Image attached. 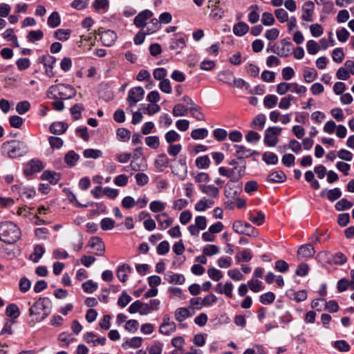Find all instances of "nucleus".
I'll use <instances>...</instances> for the list:
<instances>
[{
    "mask_svg": "<svg viewBox=\"0 0 354 354\" xmlns=\"http://www.w3.org/2000/svg\"><path fill=\"white\" fill-rule=\"evenodd\" d=\"M165 138L167 142L171 144L180 140V136L174 130H170L166 133Z\"/></svg>",
    "mask_w": 354,
    "mask_h": 354,
    "instance_id": "nucleus-63",
    "label": "nucleus"
},
{
    "mask_svg": "<svg viewBox=\"0 0 354 354\" xmlns=\"http://www.w3.org/2000/svg\"><path fill=\"white\" fill-rule=\"evenodd\" d=\"M200 190L202 193L209 197V199L218 198L219 195V189L213 185H201Z\"/></svg>",
    "mask_w": 354,
    "mask_h": 354,
    "instance_id": "nucleus-17",
    "label": "nucleus"
},
{
    "mask_svg": "<svg viewBox=\"0 0 354 354\" xmlns=\"http://www.w3.org/2000/svg\"><path fill=\"white\" fill-rule=\"evenodd\" d=\"M84 110L82 104H77L73 106L70 111L74 120H79L82 116V111Z\"/></svg>",
    "mask_w": 354,
    "mask_h": 354,
    "instance_id": "nucleus-54",
    "label": "nucleus"
},
{
    "mask_svg": "<svg viewBox=\"0 0 354 354\" xmlns=\"http://www.w3.org/2000/svg\"><path fill=\"white\" fill-rule=\"evenodd\" d=\"M196 183L198 184V188L201 185H206L210 180V177L207 173L200 172L198 173L194 177Z\"/></svg>",
    "mask_w": 354,
    "mask_h": 354,
    "instance_id": "nucleus-50",
    "label": "nucleus"
},
{
    "mask_svg": "<svg viewBox=\"0 0 354 354\" xmlns=\"http://www.w3.org/2000/svg\"><path fill=\"white\" fill-rule=\"evenodd\" d=\"M287 295L289 297V299L294 300L297 303L304 301L307 298V293H306V290H299V291L289 290L287 292Z\"/></svg>",
    "mask_w": 354,
    "mask_h": 354,
    "instance_id": "nucleus-23",
    "label": "nucleus"
},
{
    "mask_svg": "<svg viewBox=\"0 0 354 354\" xmlns=\"http://www.w3.org/2000/svg\"><path fill=\"white\" fill-rule=\"evenodd\" d=\"M252 258V252L250 250L245 249L242 250L241 252L237 253V254L235 257V259L236 260L237 263L239 262H248L250 261Z\"/></svg>",
    "mask_w": 354,
    "mask_h": 354,
    "instance_id": "nucleus-38",
    "label": "nucleus"
},
{
    "mask_svg": "<svg viewBox=\"0 0 354 354\" xmlns=\"http://www.w3.org/2000/svg\"><path fill=\"white\" fill-rule=\"evenodd\" d=\"M207 273L208 277L215 281H218L223 277L222 272L214 268L208 269Z\"/></svg>",
    "mask_w": 354,
    "mask_h": 354,
    "instance_id": "nucleus-60",
    "label": "nucleus"
},
{
    "mask_svg": "<svg viewBox=\"0 0 354 354\" xmlns=\"http://www.w3.org/2000/svg\"><path fill=\"white\" fill-rule=\"evenodd\" d=\"M51 307L50 299L48 297L39 298L30 307V316H35L37 322H41L50 315Z\"/></svg>",
    "mask_w": 354,
    "mask_h": 354,
    "instance_id": "nucleus-3",
    "label": "nucleus"
},
{
    "mask_svg": "<svg viewBox=\"0 0 354 354\" xmlns=\"http://www.w3.org/2000/svg\"><path fill=\"white\" fill-rule=\"evenodd\" d=\"M44 37V33L41 30H31L27 35V39L30 42H35L41 40Z\"/></svg>",
    "mask_w": 354,
    "mask_h": 354,
    "instance_id": "nucleus-52",
    "label": "nucleus"
},
{
    "mask_svg": "<svg viewBox=\"0 0 354 354\" xmlns=\"http://www.w3.org/2000/svg\"><path fill=\"white\" fill-rule=\"evenodd\" d=\"M305 179L307 182L310 183V186L314 189H319L320 187L319 182L315 179V176L313 171H307L305 173Z\"/></svg>",
    "mask_w": 354,
    "mask_h": 354,
    "instance_id": "nucleus-49",
    "label": "nucleus"
},
{
    "mask_svg": "<svg viewBox=\"0 0 354 354\" xmlns=\"http://www.w3.org/2000/svg\"><path fill=\"white\" fill-rule=\"evenodd\" d=\"M131 272V267L129 265L124 263L119 266L117 269V277L118 279L124 283L128 279V274Z\"/></svg>",
    "mask_w": 354,
    "mask_h": 354,
    "instance_id": "nucleus-24",
    "label": "nucleus"
},
{
    "mask_svg": "<svg viewBox=\"0 0 354 354\" xmlns=\"http://www.w3.org/2000/svg\"><path fill=\"white\" fill-rule=\"evenodd\" d=\"M278 102V97L272 94H269L265 96L263 99V105L267 109L274 108Z\"/></svg>",
    "mask_w": 354,
    "mask_h": 354,
    "instance_id": "nucleus-43",
    "label": "nucleus"
},
{
    "mask_svg": "<svg viewBox=\"0 0 354 354\" xmlns=\"http://www.w3.org/2000/svg\"><path fill=\"white\" fill-rule=\"evenodd\" d=\"M45 252V249L41 245H37L34 248V252L30 256V259L34 263H38Z\"/></svg>",
    "mask_w": 354,
    "mask_h": 354,
    "instance_id": "nucleus-37",
    "label": "nucleus"
},
{
    "mask_svg": "<svg viewBox=\"0 0 354 354\" xmlns=\"http://www.w3.org/2000/svg\"><path fill=\"white\" fill-rule=\"evenodd\" d=\"M232 229L235 232L239 234H245L252 237L258 236V231L254 227L249 223L243 222L240 220L234 222Z\"/></svg>",
    "mask_w": 354,
    "mask_h": 354,
    "instance_id": "nucleus-5",
    "label": "nucleus"
},
{
    "mask_svg": "<svg viewBox=\"0 0 354 354\" xmlns=\"http://www.w3.org/2000/svg\"><path fill=\"white\" fill-rule=\"evenodd\" d=\"M218 77L219 81L228 84H232V82L234 80L233 73L229 71L220 72Z\"/></svg>",
    "mask_w": 354,
    "mask_h": 354,
    "instance_id": "nucleus-42",
    "label": "nucleus"
},
{
    "mask_svg": "<svg viewBox=\"0 0 354 354\" xmlns=\"http://www.w3.org/2000/svg\"><path fill=\"white\" fill-rule=\"evenodd\" d=\"M30 109V104L27 100L19 102L16 105V111L20 115L25 114Z\"/></svg>",
    "mask_w": 354,
    "mask_h": 354,
    "instance_id": "nucleus-55",
    "label": "nucleus"
},
{
    "mask_svg": "<svg viewBox=\"0 0 354 354\" xmlns=\"http://www.w3.org/2000/svg\"><path fill=\"white\" fill-rule=\"evenodd\" d=\"M71 30L69 29H58L54 32V37L60 41H66L69 39Z\"/></svg>",
    "mask_w": 354,
    "mask_h": 354,
    "instance_id": "nucleus-45",
    "label": "nucleus"
},
{
    "mask_svg": "<svg viewBox=\"0 0 354 354\" xmlns=\"http://www.w3.org/2000/svg\"><path fill=\"white\" fill-rule=\"evenodd\" d=\"M306 49L310 55H315L320 50L318 43L315 41L310 39L306 43Z\"/></svg>",
    "mask_w": 354,
    "mask_h": 354,
    "instance_id": "nucleus-61",
    "label": "nucleus"
},
{
    "mask_svg": "<svg viewBox=\"0 0 354 354\" xmlns=\"http://www.w3.org/2000/svg\"><path fill=\"white\" fill-rule=\"evenodd\" d=\"M145 91L141 86L133 87L129 91L127 101L130 106H133L143 99Z\"/></svg>",
    "mask_w": 354,
    "mask_h": 354,
    "instance_id": "nucleus-7",
    "label": "nucleus"
},
{
    "mask_svg": "<svg viewBox=\"0 0 354 354\" xmlns=\"http://www.w3.org/2000/svg\"><path fill=\"white\" fill-rule=\"evenodd\" d=\"M249 30V26L245 22H239L233 26V32L235 35L241 37Z\"/></svg>",
    "mask_w": 354,
    "mask_h": 354,
    "instance_id": "nucleus-36",
    "label": "nucleus"
},
{
    "mask_svg": "<svg viewBox=\"0 0 354 354\" xmlns=\"http://www.w3.org/2000/svg\"><path fill=\"white\" fill-rule=\"evenodd\" d=\"M353 205V204L346 198H342L335 204V207L337 211H344L350 209Z\"/></svg>",
    "mask_w": 354,
    "mask_h": 354,
    "instance_id": "nucleus-57",
    "label": "nucleus"
},
{
    "mask_svg": "<svg viewBox=\"0 0 354 354\" xmlns=\"http://www.w3.org/2000/svg\"><path fill=\"white\" fill-rule=\"evenodd\" d=\"M160 28V24L159 21L156 18H151V21L147 23L146 27H145L144 30L146 32L147 35H150L156 32Z\"/></svg>",
    "mask_w": 354,
    "mask_h": 354,
    "instance_id": "nucleus-32",
    "label": "nucleus"
},
{
    "mask_svg": "<svg viewBox=\"0 0 354 354\" xmlns=\"http://www.w3.org/2000/svg\"><path fill=\"white\" fill-rule=\"evenodd\" d=\"M89 247L93 249V253L97 256H102L105 252V245L102 239L98 236H93L89 239Z\"/></svg>",
    "mask_w": 354,
    "mask_h": 354,
    "instance_id": "nucleus-10",
    "label": "nucleus"
},
{
    "mask_svg": "<svg viewBox=\"0 0 354 354\" xmlns=\"http://www.w3.org/2000/svg\"><path fill=\"white\" fill-rule=\"evenodd\" d=\"M168 291L172 298L184 299H185V295L182 289L175 286H171L168 288Z\"/></svg>",
    "mask_w": 354,
    "mask_h": 354,
    "instance_id": "nucleus-56",
    "label": "nucleus"
},
{
    "mask_svg": "<svg viewBox=\"0 0 354 354\" xmlns=\"http://www.w3.org/2000/svg\"><path fill=\"white\" fill-rule=\"evenodd\" d=\"M165 280L169 283L183 285L185 282V277L182 274L167 272L165 277Z\"/></svg>",
    "mask_w": 354,
    "mask_h": 354,
    "instance_id": "nucleus-18",
    "label": "nucleus"
},
{
    "mask_svg": "<svg viewBox=\"0 0 354 354\" xmlns=\"http://www.w3.org/2000/svg\"><path fill=\"white\" fill-rule=\"evenodd\" d=\"M153 13L149 10H145L139 12L133 19V24L139 28L144 29L147 25V21L151 19Z\"/></svg>",
    "mask_w": 354,
    "mask_h": 354,
    "instance_id": "nucleus-8",
    "label": "nucleus"
},
{
    "mask_svg": "<svg viewBox=\"0 0 354 354\" xmlns=\"http://www.w3.org/2000/svg\"><path fill=\"white\" fill-rule=\"evenodd\" d=\"M234 286L231 281H227L225 283H218L216 286L215 291L218 294L224 295L228 298L233 297Z\"/></svg>",
    "mask_w": 354,
    "mask_h": 354,
    "instance_id": "nucleus-12",
    "label": "nucleus"
},
{
    "mask_svg": "<svg viewBox=\"0 0 354 354\" xmlns=\"http://www.w3.org/2000/svg\"><path fill=\"white\" fill-rule=\"evenodd\" d=\"M286 180V175L283 171H276L271 173L267 178L270 183H283Z\"/></svg>",
    "mask_w": 354,
    "mask_h": 354,
    "instance_id": "nucleus-29",
    "label": "nucleus"
},
{
    "mask_svg": "<svg viewBox=\"0 0 354 354\" xmlns=\"http://www.w3.org/2000/svg\"><path fill=\"white\" fill-rule=\"evenodd\" d=\"M84 341L92 346H96L97 344L104 346L106 344V339L104 337H97L93 332H87L83 335Z\"/></svg>",
    "mask_w": 354,
    "mask_h": 354,
    "instance_id": "nucleus-11",
    "label": "nucleus"
},
{
    "mask_svg": "<svg viewBox=\"0 0 354 354\" xmlns=\"http://www.w3.org/2000/svg\"><path fill=\"white\" fill-rule=\"evenodd\" d=\"M82 287L85 292L93 293L97 289L98 286L97 283L90 279L83 283Z\"/></svg>",
    "mask_w": 354,
    "mask_h": 354,
    "instance_id": "nucleus-53",
    "label": "nucleus"
},
{
    "mask_svg": "<svg viewBox=\"0 0 354 354\" xmlns=\"http://www.w3.org/2000/svg\"><path fill=\"white\" fill-rule=\"evenodd\" d=\"M100 35V40L105 46H111L117 39L116 33L111 30L102 32Z\"/></svg>",
    "mask_w": 354,
    "mask_h": 354,
    "instance_id": "nucleus-14",
    "label": "nucleus"
},
{
    "mask_svg": "<svg viewBox=\"0 0 354 354\" xmlns=\"http://www.w3.org/2000/svg\"><path fill=\"white\" fill-rule=\"evenodd\" d=\"M234 147L236 149L234 155L238 159L248 158L253 154L257 153L255 151H252L250 149H248L243 145H236Z\"/></svg>",
    "mask_w": 354,
    "mask_h": 354,
    "instance_id": "nucleus-16",
    "label": "nucleus"
},
{
    "mask_svg": "<svg viewBox=\"0 0 354 354\" xmlns=\"http://www.w3.org/2000/svg\"><path fill=\"white\" fill-rule=\"evenodd\" d=\"M12 190H17L19 196L26 199L32 198L35 196V191L33 189L28 187H21L17 185H14Z\"/></svg>",
    "mask_w": 354,
    "mask_h": 354,
    "instance_id": "nucleus-27",
    "label": "nucleus"
},
{
    "mask_svg": "<svg viewBox=\"0 0 354 354\" xmlns=\"http://www.w3.org/2000/svg\"><path fill=\"white\" fill-rule=\"evenodd\" d=\"M210 163L209 158L207 156H200L196 160V165L199 169H206Z\"/></svg>",
    "mask_w": 354,
    "mask_h": 354,
    "instance_id": "nucleus-64",
    "label": "nucleus"
},
{
    "mask_svg": "<svg viewBox=\"0 0 354 354\" xmlns=\"http://www.w3.org/2000/svg\"><path fill=\"white\" fill-rule=\"evenodd\" d=\"M61 19L59 13L56 11L53 12L48 18L47 24L50 28H56L59 26Z\"/></svg>",
    "mask_w": 354,
    "mask_h": 354,
    "instance_id": "nucleus-41",
    "label": "nucleus"
},
{
    "mask_svg": "<svg viewBox=\"0 0 354 354\" xmlns=\"http://www.w3.org/2000/svg\"><path fill=\"white\" fill-rule=\"evenodd\" d=\"M250 290L254 292H258L263 289L262 282L258 279H252L248 281Z\"/></svg>",
    "mask_w": 354,
    "mask_h": 354,
    "instance_id": "nucleus-51",
    "label": "nucleus"
},
{
    "mask_svg": "<svg viewBox=\"0 0 354 354\" xmlns=\"http://www.w3.org/2000/svg\"><path fill=\"white\" fill-rule=\"evenodd\" d=\"M83 156L86 158L96 159V158L102 157V152L100 149H87L83 151Z\"/></svg>",
    "mask_w": 354,
    "mask_h": 354,
    "instance_id": "nucleus-47",
    "label": "nucleus"
},
{
    "mask_svg": "<svg viewBox=\"0 0 354 354\" xmlns=\"http://www.w3.org/2000/svg\"><path fill=\"white\" fill-rule=\"evenodd\" d=\"M76 90L69 84H58L50 86L47 91V95L53 100H67L73 97Z\"/></svg>",
    "mask_w": 354,
    "mask_h": 354,
    "instance_id": "nucleus-2",
    "label": "nucleus"
},
{
    "mask_svg": "<svg viewBox=\"0 0 354 354\" xmlns=\"http://www.w3.org/2000/svg\"><path fill=\"white\" fill-rule=\"evenodd\" d=\"M21 236V230L16 224L11 221L0 223V240L6 243L12 244L17 242Z\"/></svg>",
    "mask_w": 354,
    "mask_h": 354,
    "instance_id": "nucleus-1",
    "label": "nucleus"
},
{
    "mask_svg": "<svg viewBox=\"0 0 354 354\" xmlns=\"http://www.w3.org/2000/svg\"><path fill=\"white\" fill-rule=\"evenodd\" d=\"M231 171H233V180H238L244 175L245 171V165H243L241 166H234L232 169H231Z\"/></svg>",
    "mask_w": 354,
    "mask_h": 354,
    "instance_id": "nucleus-58",
    "label": "nucleus"
},
{
    "mask_svg": "<svg viewBox=\"0 0 354 354\" xmlns=\"http://www.w3.org/2000/svg\"><path fill=\"white\" fill-rule=\"evenodd\" d=\"M315 253V250L311 244H306L299 248L297 251V258L301 259H308Z\"/></svg>",
    "mask_w": 354,
    "mask_h": 354,
    "instance_id": "nucleus-15",
    "label": "nucleus"
},
{
    "mask_svg": "<svg viewBox=\"0 0 354 354\" xmlns=\"http://www.w3.org/2000/svg\"><path fill=\"white\" fill-rule=\"evenodd\" d=\"M208 135V131L205 128L194 129L191 133V136L194 140H202Z\"/></svg>",
    "mask_w": 354,
    "mask_h": 354,
    "instance_id": "nucleus-48",
    "label": "nucleus"
},
{
    "mask_svg": "<svg viewBox=\"0 0 354 354\" xmlns=\"http://www.w3.org/2000/svg\"><path fill=\"white\" fill-rule=\"evenodd\" d=\"M2 151L10 158L23 156L27 152L26 145L19 140H11L4 142L1 147Z\"/></svg>",
    "mask_w": 354,
    "mask_h": 354,
    "instance_id": "nucleus-4",
    "label": "nucleus"
},
{
    "mask_svg": "<svg viewBox=\"0 0 354 354\" xmlns=\"http://www.w3.org/2000/svg\"><path fill=\"white\" fill-rule=\"evenodd\" d=\"M155 218L158 221V225L161 230L167 229L172 224L174 221L173 218L169 217L168 214L166 212L162 213L161 214H158L155 216Z\"/></svg>",
    "mask_w": 354,
    "mask_h": 354,
    "instance_id": "nucleus-20",
    "label": "nucleus"
},
{
    "mask_svg": "<svg viewBox=\"0 0 354 354\" xmlns=\"http://www.w3.org/2000/svg\"><path fill=\"white\" fill-rule=\"evenodd\" d=\"M217 2L209 1L207 7L211 8L210 17L214 20H219L223 15V10L216 4Z\"/></svg>",
    "mask_w": 354,
    "mask_h": 354,
    "instance_id": "nucleus-25",
    "label": "nucleus"
},
{
    "mask_svg": "<svg viewBox=\"0 0 354 354\" xmlns=\"http://www.w3.org/2000/svg\"><path fill=\"white\" fill-rule=\"evenodd\" d=\"M344 53L342 48H336L333 50L332 58L336 63H341L344 58Z\"/></svg>",
    "mask_w": 354,
    "mask_h": 354,
    "instance_id": "nucleus-62",
    "label": "nucleus"
},
{
    "mask_svg": "<svg viewBox=\"0 0 354 354\" xmlns=\"http://www.w3.org/2000/svg\"><path fill=\"white\" fill-rule=\"evenodd\" d=\"M186 46L185 39L179 35H175V37L171 39L169 42V48L171 50H180L183 49Z\"/></svg>",
    "mask_w": 354,
    "mask_h": 354,
    "instance_id": "nucleus-22",
    "label": "nucleus"
},
{
    "mask_svg": "<svg viewBox=\"0 0 354 354\" xmlns=\"http://www.w3.org/2000/svg\"><path fill=\"white\" fill-rule=\"evenodd\" d=\"M282 129L279 127H270L265 131L264 143L268 147H274L278 142V136Z\"/></svg>",
    "mask_w": 354,
    "mask_h": 354,
    "instance_id": "nucleus-6",
    "label": "nucleus"
},
{
    "mask_svg": "<svg viewBox=\"0 0 354 354\" xmlns=\"http://www.w3.org/2000/svg\"><path fill=\"white\" fill-rule=\"evenodd\" d=\"M214 200L203 197L195 204L194 209L196 212H205L206 209L214 206Z\"/></svg>",
    "mask_w": 354,
    "mask_h": 354,
    "instance_id": "nucleus-21",
    "label": "nucleus"
},
{
    "mask_svg": "<svg viewBox=\"0 0 354 354\" xmlns=\"http://www.w3.org/2000/svg\"><path fill=\"white\" fill-rule=\"evenodd\" d=\"M266 117L264 114L260 113L255 116L251 124V127L262 130L264 128Z\"/></svg>",
    "mask_w": 354,
    "mask_h": 354,
    "instance_id": "nucleus-33",
    "label": "nucleus"
},
{
    "mask_svg": "<svg viewBox=\"0 0 354 354\" xmlns=\"http://www.w3.org/2000/svg\"><path fill=\"white\" fill-rule=\"evenodd\" d=\"M68 124L62 122H53L50 126V131L53 134L61 135L63 134L67 129Z\"/></svg>",
    "mask_w": 354,
    "mask_h": 354,
    "instance_id": "nucleus-28",
    "label": "nucleus"
},
{
    "mask_svg": "<svg viewBox=\"0 0 354 354\" xmlns=\"http://www.w3.org/2000/svg\"><path fill=\"white\" fill-rule=\"evenodd\" d=\"M289 91L295 93L300 96H303L307 92V88L305 86L299 85L296 82H288Z\"/></svg>",
    "mask_w": 354,
    "mask_h": 354,
    "instance_id": "nucleus-31",
    "label": "nucleus"
},
{
    "mask_svg": "<svg viewBox=\"0 0 354 354\" xmlns=\"http://www.w3.org/2000/svg\"><path fill=\"white\" fill-rule=\"evenodd\" d=\"M42 169V162L38 159H32L26 165L24 174L26 176H32L34 174L39 172Z\"/></svg>",
    "mask_w": 354,
    "mask_h": 354,
    "instance_id": "nucleus-9",
    "label": "nucleus"
},
{
    "mask_svg": "<svg viewBox=\"0 0 354 354\" xmlns=\"http://www.w3.org/2000/svg\"><path fill=\"white\" fill-rule=\"evenodd\" d=\"M41 178L44 180L48 181L52 185H55L59 181V176L55 172L46 170L42 173Z\"/></svg>",
    "mask_w": 354,
    "mask_h": 354,
    "instance_id": "nucleus-30",
    "label": "nucleus"
},
{
    "mask_svg": "<svg viewBox=\"0 0 354 354\" xmlns=\"http://www.w3.org/2000/svg\"><path fill=\"white\" fill-rule=\"evenodd\" d=\"M317 77L315 69L306 67L304 69V78L307 83L313 82Z\"/></svg>",
    "mask_w": 354,
    "mask_h": 354,
    "instance_id": "nucleus-40",
    "label": "nucleus"
},
{
    "mask_svg": "<svg viewBox=\"0 0 354 354\" xmlns=\"http://www.w3.org/2000/svg\"><path fill=\"white\" fill-rule=\"evenodd\" d=\"M296 100L297 99L292 95H286L281 98L278 106L281 109L287 110L291 106V102H295Z\"/></svg>",
    "mask_w": 354,
    "mask_h": 354,
    "instance_id": "nucleus-34",
    "label": "nucleus"
},
{
    "mask_svg": "<svg viewBox=\"0 0 354 354\" xmlns=\"http://www.w3.org/2000/svg\"><path fill=\"white\" fill-rule=\"evenodd\" d=\"M314 10V3L312 1L306 2L302 6L301 18L306 21H313V13Z\"/></svg>",
    "mask_w": 354,
    "mask_h": 354,
    "instance_id": "nucleus-19",
    "label": "nucleus"
},
{
    "mask_svg": "<svg viewBox=\"0 0 354 354\" xmlns=\"http://www.w3.org/2000/svg\"><path fill=\"white\" fill-rule=\"evenodd\" d=\"M262 159L267 165H276L278 162L277 156L270 151L265 152L263 154Z\"/></svg>",
    "mask_w": 354,
    "mask_h": 354,
    "instance_id": "nucleus-46",
    "label": "nucleus"
},
{
    "mask_svg": "<svg viewBox=\"0 0 354 354\" xmlns=\"http://www.w3.org/2000/svg\"><path fill=\"white\" fill-rule=\"evenodd\" d=\"M176 330L175 323L172 324H161L159 328V332L164 335H170L174 333Z\"/></svg>",
    "mask_w": 354,
    "mask_h": 354,
    "instance_id": "nucleus-39",
    "label": "nucleus"
},
{
    "mask_svg": "<svg viewBox=\"0 0 354 354\" xmlns=\"http://www.w3.org/2000/svg\"><path fill=\"white\" fill-rule=\"evenodd\" d=\"M42 61L45 68V73L48 77H53L55 73L53 71L54 64H55V58L50 55H44Z\"/></svg>",
    "mask_w": 354,
    "mask_h": 354,
    "instance_id": "nucleus-13",
    "label": "nucleus"
},
{
    "mask_svg": "<svg viewBox=\"0 0 354 354\" xmlns=\"http://www.w3.org/2000/svg\"><path fill=\"white\" fill-rule=\"evenodd\" d=\"M145 143L150 148L156 149L160 146V140L156 136H148L145 138Z\"/></svg>",
    "mask_w": 354,
    "mask_h": 354,
    "instance_id": "nucleus-59",
    "label": "nucleus"
},
{
    "mask_svg": "<svg viewBox=\"0 0 354 354\" xmlns=\"http://www.w3.org/2000/svg\"><path fill=\"white\" fill-rule=\"evenodd\" d=\"M248 219L252 223L261 225L265 221V216L261 212H257L254 214L250 213Z\"/></svg>",
    "mask_w": 354,
    "mask_h": 354,
    "instance_id": "nucleus-44",
    "label": "nucleus"
},
{
    "mask_svg": "<svg viewBox=\"0 0 354 354\" xmlns=\"http://www.w3.org/2000/svg\"><path fill=\"white\" fill-rule=\"evenodd\" d=\"M80 158V156L71 150L66 153L64 157V162L67 165L74 167Z\"/></svg>",
    "mask_w": 354,
    "mask_h": 354,
    "instance_id": "nucleus-35",
    "label": "nucleus"
},
{
    "mask_svg": "<svg viewBox=\"0 0 354 354\" xmlns=\"http://www.w3.org/2000/svg\"><path fill=\"white\" fill-rule=\"evenodd\" d=\"M192 307L189 306L188 308H178L176 310L174 313L175 319L178 322H182L185 320L187 318L192 316V314L189 312V309Z\"/></svg>",
    "mask_w": 354,
    "mask_h": 354,
    "instance_id": "nucleus-26",
    "label": "nucleus"
}]
</instances>
